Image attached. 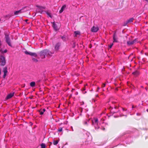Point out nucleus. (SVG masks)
<instances>
[{"label":"nucleus","instance_id":"37","mask_svg":"<svg viewBox=\"0 0 148 148\" xmlns=\"http://www.w3.org/2000/svg\"><path fill=\"white\" fill-rule=\"evenodd\" d=\"M86 92H83V93L84 94H85V93H86Z\"/></svg>","mask_w":148,"mask_h":148},{"label":"nucleus","instance_id":"14","mask_svg":"<svg viewBox=\"0 0 148 148\" xmlns=\"http://www.w3.org/2000/svg\"><path fill=\"white\" fill-rule=\"evenodd\" d=\"M132 74L135 76H137L139 75V72L137 71H136L132 73Z\"/></svg>","mask_w":148,"mask_h":148},{"label":"nucleus","instance_id":"22","mask_svg":"<svg viewBox=\"0 0 148 148\" xmlns=\"http://www.w3.org/2000/svg\"><path fill=\"white\" fill-rule=\"evenodd\" d=\"M74 33L75 34V36H77V35H79L80 34V32L78 31H75Z\"/></svg>","mask_w":148,"mask_h":148},{"label":"nucleus","instance_id":"32","mask_svg":"<svg viewBox=\"0 0 148 148\" xmlns=\"http://www.w3.org/2000/svg\"><path fill=\"white\" fill-rule=\"evenodd\" d=\"M84 124H85L87 125V121H85V122H84Z\"/></svg>","mask_w":148,"mask_h":148},{"label":"nucleus","instance_id":"16","mask_svg":"<svg viewBox=\"0 0 148 148\" xmlns=\"http://www.w3.org/2000/svg\"><path fill=\"white\" fill-rule=\"evenodd\" d=\"M35 83L34 82H32L30 83V86L32 87L35 86Z\"/></svg>","mask_w":148,"mask_h":148},{"label":"nucleus","instance_id":"44","mask_svg":"<svg viewBox=\"0 0 148 148\" xmlns=\"http://www.w3.org/2000/svg\"><path fill=\"white\" fill-rule=\"evenodd\" d=\"M99 128V127L98 128V129Z\"/></svg>","mask_w":148,"mask_h":148},{"label":"nucleus","instance_id":"26","mask_svg":"<svg viewBox=\"0 0 148 148\" xmlns=\"http://www.w3.org/2000/svg\"><path fill=\"white\" fill-rule=\"evenodd\" d=\"M113 43L111 44L110 45H109V49H111L113 45Z\"/></svg>","mask_w":148,"mask_h":148},{"label":"nucleus","instance_id":"15","mask_svg":"<svg viewBox=\"0 0 148 148\" xmlns=\"http://www.w3.org/2000/svg\"><path fill=\"white\" fill-rule=\"evenodd\" d=\"M134 20V18H130L126 21V24L129 23H130L132 22Z\"/></svg>","mask_w":148,"mask_h":148},{"label":"nucleus","instance_id":"36","mask_svg":"<svg viewBox=\"0 0 148 148\" xmlns=\"http://www.w3.org/2000/svg\"><path fill=\"white\" fill-rule=\"evenodd\" d=\"M134 108V105H132V108Z\"/></svg>","mask_w":148,"mask_h":148},{"label":"nucleus","instance_id":"1","mask_svg":"<svg viewBox=\"0 0 148 148\" xmlns=\"http://www.w3.org/2000/svg\"><path fill=\"white\" fill-rule=\"evenodd\" d=\"M54 52H52L47 49H45L39 52V55L42 59L45 58V56L47 57H51Z\"/></svg>","mask_w":148,"mask_h":148},{"label":"nucleus","instance_id":"27","mask_svg":"<svg viewBox=\"0 0 148 148\" xmlns=\"http://www.w3.org/2000/svg\"><path fill=\"white\" fill-rule=\"evenodd\" d=\"M62 131V127L59 128L58 129V131L61 132Z\"/></svg>","mask_w":148,"mask_h":148},{"label":"nucleus","instance_id":"24","mask_svg":"<svg viewBox=\"0 0 148 148\" xmlns=\"http://www.w3.org/2000/svg\"><path fill=\"white\" fill-rule=\"evenodd\" d=\"M32 60L33 62H37L38 61V60H37L36 59H35L34 58H32Z\"/></svg>","mask_w":148,"mask_h":148},{"label":"nucleus","instance_id":"34","mask_svg":"<svg viewBox=\"0 0 148 148\" xmlns=\"http://www.w3.org/2000/svg\"><path fill=\"white\" fill-rule=\"evenodd\" d=\"M1 74V69H0V75Z\"/></svg>","mask_w":148,"mask_h":148},{"label":"nucleus","instance_id":"28","mask_svg":"<svg viewBox=\"0 0 148 148\" xmlns=\"http://www.w3.org/2000/svg\"><path fill=\"white\" fill-rule=\"evenodd\" d=\"M106 86V84L105 83H103L102 85V87L103 88L104 87Z\"/></svg>","mask_w":148,"mask_h":148},{"label":"nucleus","instance_id":"18","mask_svg":"<svg viewBox=\"0 0 148 148\" xmlns=\"http://www.w3.org/2000/svg\"><path fill=\"white\" fill-rule=\"evenodd\" d=\"M58 142L59 141L58 140L56 141L54 140L53 142V144L54 145H56L58 144Z\"/></svg>","mask_w":148,"mask_h":148},{"label":"nucleus","instance_id":"6","mask_svg":"<svg viewBox=\"0 0 148 148\" xmlns=\"http://www.w3.org/2000/svg\"><path fill=\"white\" fill-rule=\"evenodd\" d=\"M61 44L60 42H58L55 45L54 47V50L55 51L57 52L61 46Z\"/></svg>","mask_w":148,"mask_h":148},{"label":"nucleus","instance_id":"12","mask_svg":"<svg viewBox=\"0 0 148 148\" xmlns=\"http://www.w3.org/2000/svg\"><path fill=\"white\" fill-rule=\"evenodd\" d=\"M14 93H11L8 94L7 95V97H6V99H9L11 98L13 95H14Z\"/></svg>","mask_w":148,"mask_h":148},{"label":"nucleus","instance_id":"38","mask_svg":"<svg viewBox=\"0 0 148 148\" xmlns=\"http://www.w3.org/2000/svg\"><path fill=\"white\" fill-rule=\"evenodd\" d=\"M25 86V84H24V85H23V87H24Z\"/></svg>","mask_w":148,"mask_h":148},{"label":"nucleus","instance_id":"33","mask_svg":"<svg viewBox=\"0 0 148 148\" xmlns=\"http://www.w3.org/2000/svg\"><path fill=\"white\" fill-rule=\"evenodd\" d=\"M85 90V88H83V90Z\"/></svg>","mask_w":148,"mask_h":148},{"label":"nucleus","instance_id":"41","mask_svg":"<svg viewBox=\"0 0 148 148\" xmlns=\"http://www.w3.org/2000/svg\"><path fill=\"white\" fill-rule=\"evenodd\" d=\"M98 95H96V96L97 97H98Z\"/></svg>","mask_w":148,"mask_h":148},{"label":"nucleus","instance_id":"19","mask_svg":"<svg viewBox=\"0 0 148 148\" xmlns=\"http://www.w3.org/2000/svg\"><path fill=\"white\" fill-rule=\"evenodd\" d=\"M25 53L26 55H29L30 56L31 55V52H29L27 51H25L24 52Z\"/></svg>","mask_w":148,"mask_h":148},{"label":"nucleus","instance_id":"9","mask_svg":"<svg viewBox=\"0 0 148 148\" xmlns=\"http://www.w3.org/2000/svg\"><path fill=\"white\" fill-rule=\"evenodd\" d=\"M113 42H117V38L116 32H115L113 36Z\"/></svg>","mask_w":148,"mask_h":148},{"label":"nucleus","instance_id":"13","mask_svg":"<svg viewBox=\"0 0 148 148\" xmlns=\"http://www.w3.org/2000/svg\"><path fill=\"white\" fill-rule=\"evenodd\" d=\"M45 111L46 110L44 108L42 109H41L38 111V112H39L40 114L42 115L43 114L44 112H45Z\"/></svg>","mask_w":148,"mask_h":148},{"label":"nucleus","instance_id":"21","mask_svg":"<svg viewBox=\"0 0 148 148\" xmlns=\"http://www.w3.org/2000/svg\"><path fill=\"white\" fill-rule=\"evenodd\" d=\"M41 148H45L46 145L45 144L42 143L41 145Z\"/></svg>","mask_w":148,"mask_h":148},{"label":"nucleus","instance_id":"43","mask_svg":"<svg viewBox=\"0 0 148 148\" xmlns=\"http://www.w3.org/2000/svg\"><path fill=\"white\" fill-rule=\"evenodd\" d=\"M147 112H148V109H147Z\"/></svg>","mask_w":148,"mask_h":148},{"label":"nucleus","instance_id":"8","mask_svg":"<svg viewBox=\"0 0 148 148\" xmlns=\"http://www.w3.org/2000/svg\"><path fill=\"white\" fill-rule=\"evenodd\" d=\"M26 8V7H23L21 9L18 11H16L14 12V14L15 15H17L18 14H20L22 12H24L23 10Z\"/></svg>","mask_w":148,"mask_h":148},{"label":"nucleus","instance_id":"5","mask_svg":"<svg viewBox=\"0 0 148 148\" xmlns=\"http://www.w3.org/2000/svg\"><path fill=\"white\" fill-rule=\"evenodd\" d=\"M5 38L6 42L9 46L11 47L12 45L10 42V40L9 35L8 34L5 35Z\"/></svg>","mask_w":148,"mask_h":148},{"label":"nucleus","instance_id":"17","mask_svg":"<svg viewBox=\"0 0 148 148\" xmlns=\"http://www.w3.org/2000/svg\"><path fill=\"white\" fill-rule=\"evenodd\" d=\"M45 12L48 16H49L51 18H52V16L50 12H49L48 11H46Z\"/></svg>","mask_w":148,"mask_h":148},{"label":"nucleus","instance_id":"39","mask_svg":"<svg viewBox=\"0 0 148 148\" xmlns=\"http://www.w3.org/2000/svg\"><path fill=\"white\" fill-rule=\"evenodd\" d=\"M49 143H50V145H51L52 144V143H51V142H49Z\"/></svg>","mask_w":148,"mask_h":148},{"label":"nucleus","instance_id":"20","mask_svg":"<svg viewBox=\"0 0 148 148\" xmlns=\"http://www.w3.org/2000/svg\"><path fill=\"white\" fill-rule=\"evenodd\" d=\"M31 56H33L36 57H37V55L36 53L32 52Z\"/></svg>","mask_w":148,"mask_h":148},{"label":"nucleus","instance_id":"3","mask_svg":"<svg viewBox=\"0 0 148 148\" xmlns=\"http://www.w3.org/2000/svg\"><path fill=\"white\" fill-rule=\"evenodd\" d=\"M138 42L137 39H135L134 40H130L127 41V44L128 46H130L135 44Z\"/></svg>","mask_w":148,"mask_h":148},{"label":"nucleus","instance_id":"10","mask_svg":"<svg viewBox=\"0 0 148 148\" xmlns=\"http://www.w3.org/2000/svg\"><path fill=\"white\" fill-rule=\"evenodd\" d=\"M99 29L98 27H95L93 26L91 29V31L92 32H97L99 30Z\"/></svg>","mask_w":148,"mask_h":148},{"label":"nucleus","instance_id":"23","mask_svg":"<svg viewBox=\"0 0 148 148\" xmlns=\"http://www.w3.org/2000/svg\"><path fill=\"white\" fill-rule=\"evenodd\" d=\"M94 121L95 123H96L97 124V125L98 123V119L97 118H95Z\"/></svg>","mask_w":148,"mask_h":148},{"label":"nucleus","instance_id":"42","mask_svg":"<svg viewBox=\"0 0 148 148\" xmlns=\"http://www.w3.org/2000/svg\"><path fill=\"white\" fill-rule=\"evenodd\" d=\"M112 103H115V102H112Z\"/></svg>","mask_w":148,"mask_h":148},{"label":"nucleus","instance_id":"7","mask_svg":"<svg viewBox=\"0 0 148 148\" xmlns=\"http://www.w3.org/2000/svg\"><path fill=\"white\" fill-rule=\"evenodd\" d=\"M7 67L5 66L3 68L2 71L4 73V75L3 76V78H5L6 75L8 73Z\"/></svg>","mask_w":148,"mask_h":148},{"label":"nucleus","instance_id":"4","mask_svg":"<svg viewBox=\"0 0 148 148\" xmlns=\"http://www.w3.org/2000/svg\"><path fill=\"white\" fill-rule=\"evenodd\" d=\"M0 65L3 66L5 65L6 63L5 58L3 56H1L0 57Z\"/></svg>","mask_w":148,"mask_h":148},{"label":"nucleus","instance_id":"29","mask_svg":"<svg viewBox=\"0 0 148 148\" xmlns=\"http://www.w3.org/2000/svg\"><path fill=\"white\" fill-rule=\"evenodd\" d=\"M101 129L103 130H105V127H102L101 128Z\"/></svg>","mask_w":148,"mask_h":148},{"label":"nucleus","instance_id":"2","mask_svg":"<svg viewBox=\"0 0 148 148\" xmlns=\"http://www.w3.org/2000/svg\"><path fill=\"white\" fill-rule=\"evenodd\" d=\"M61 26L60 24L58 23H55L54 22L53 23V27L55 31L58 30Z\"/></svg>","mask_w":148,"mask_h":148},{"label":"nucleus","instance_id":"35","mask_svg":"<svg viewBox=\"0 0 148 148\" xmlns=\"http://www.w3.org/2000/svg\"><path fill=\"white\" fill-rule=\"evenodd\" d=\"M28 21V19H26L25 20V21L26 22H27V21Z\"/></svg>","mask_w":148,"mask_h":148},{"label":"nucleus","instance_id":"25","mask_svg":"<svg viewBox=\"0 0 148 148\" xmlns=\"http://www.w3.org/2000/svg\"><path fill=\"white\" fill-rule=\"evenodd\" d=\"M61 38L62 39V40L63 41H65L66 38L65 36H61Z\"/></svg>","mask_w":148,"mask_h":148},{"label":"nucleus","instance_id":"11","mask_svg":"<svg viewBox=\"0 0 148 148\" xmlns=\"http://www.w3.org/2000/svg\"><path fill=\"white\" fill-rule=\"evenodd\" d=\"M66 5L65 4L63 6H62V7L61 8L59 12V13H61L63 11L64 9L66 8Z\"/></svg>","mask_w":148,"mask_h":148},{"label":"nucleus","instance_id":"31","mask_svg":"<svg viewBox=\"0 0 148 148\" xmlns=\"http://www.w3.org/2000/svg\"><path fill=\"white\" fill-rule=\"evenodd\" d=\"M99 89H100V88H99V87H97V92H98L99 90Z\"/></svg>","mask_w":148,"mask_h":148},{"label":"nucleus","instance_id":"40","mask_svg":"<svg viewBox=\"0 0 148 148\" xmlns=\"http://www.w3.org/2000/svg\"><path fill=\"white\" fill-rule=\"evenodd\" d=\"M123 111H124V110H125V109H124V108H123Z\"/></svg>","mask_w":148,"mask_h":148},{"label":"nucleus","instance_id":"30","mask_svg":"<svg viewBox=\"0 0 148 148\" xmlns=\"http://www.w3.org/2000/svg\"><path fill=\"white\" fill-rule=\"evenodd\" d=\"M7 50L6 49H5L3 51V53H6L7 52Z\"/></svg>","mask_w":148,"mask_h":148}]
</instances>
